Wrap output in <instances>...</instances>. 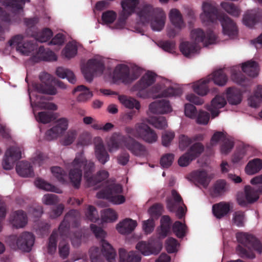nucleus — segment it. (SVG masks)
<instances>
[{
    "label": "nucleus",
    "instance_id": "obj_1",
    "mask_svg": "<svg viewBox=\"0 0 262 262\" xmlns=\"http://www.w3.org/2000/svg\"><path fill=\"white\" fill-rule=\"evenodd\" d=\"M65 168L69 171V178L73 186L79 188L84 170V178L88 187H93L108 178L109 173L105 170L99 171L94 177L92 173L94 171V163L85 158L83 151L76 154L74 160L71 163H64Z\"/></svg>",
    "mask_w": 262,
    "mask_h": 262
},
{
    "label": "nucleus",
    "instance_id": "obj_2",
    "mask_svg": "<svg viewBox=\"0 0 262 262\" xmlns=\"http://www.w3.org/2000/svg\"><path fill=\"white\" fill-rule=\"evenodd\" d=\"M156 74L152 72H147L132 88L133 92H137L136 95L141 98H152L156 99L161 97H167L180 96L182 91L170 80L162 78L160 81L151 87L155 81Z\"/></svg>",
    "mask_w": 262,
    "mask_h": 262
},
{
    "label": "nucleus",
    "instance_id": "obj_3",
    "mask_svg": "<svg viewBox=\"0 0 262 262\" xmlns=\"http://www.w3.org/2000/svg\"><path fill=\"white\" fill-rule=\"evenodd\" d=\"M236 237L240 244L236 248L237 254L243 258L253 259L255 255L254 250L260 254L262 252V244L253 234L246 232L237 233Z\"/></svg>",
    "mask_w": 262,
    "mask_h": 262
},
{
    "label": "nucleus",
    "instance_id": "obj_4",
    "mask_svg": "<svg viewBox=\"0 0 262 262\" xmlns=\"http://www.w3.org/2000/svg\"><path fill=\"white\" fill-rule=\"evenodd\" d=\"M137 16L142 24L149 23L154 31H161L165 26L166 16L162 8L146 6L137 12Z\"/></svg>",
    "mask_w": 262,
    "mask_h": 262
},
{
    "label": "nucleus",
    "instance_id": "obj_5",
    "mask_svg": "<svg viewBox=\"0 0 262 262\" xmlns=\"http://www.w3.org/2000/svg\"><path fill=\"white\" fill-rule=\"evenodd\" d=\"M29 98L33 113L37 122L43 124H47L55 119L54 114L52 112H40L37 115L35 114V112L37 108L40 110L56 111L58 109V106L56 104L53 102L48 101L43 97L40 96L34 97V94H31L30 92H29Z\"/></svg>",
    "mask_w": 262,
    "mask_h": 262
},
{
    "label": "nucleus",
    "instance_id": "obj_6",
    "mask_svg": "<svg viewBox=\"0 0 262 262\" xmlns=\"http://www.w3.org/2000/svg\"><path fill=\"white\" fill-rule=\"evenodd\" d=\"M99 187L102 189L97 193V198L105 199L115 205H120L125 202V198L121 194L123 189L121 185L113 182H106L98 185L94 189L96 190Z\"/></svg>",
    "mask_w": 262,
    "mask_h": 262
},
{
    "label": "nucleus",
    "instance_id": "obj_7",
    "mask_svg": "<svg viewBox=\"0 0 262 262\" xmlns=\"http://www.w3.org/2000/svg\"><path fill=\"white\" fill-rule=\"evenodd\" d=\"M125 133L128 135L136 138H140L149 144L156 143L158 140L156 132L146 124L144 121L137 123L135 127H126Z\"/></svg>",
    "mask_w": 262,
    "mask_h": 262
},
{
    "label": "nucleus",
    "instance_id": "obj_8",
    "mask_svg": "<svg viewBox=\"0 0 262 262\" xmlns=\"http://www.w3.org/2000/svg\"><path fill=\"white\" fill-rule=\"evenodd\" d=\"M104 69V58L97 55L87 61L81 68V71L85 80L90 82L95 76L102 74Z\"/></svg>",
    "mask_w": 262,
    "mask_h": 262
},
{
    "label": "nucleus",
    "instance_id": "obj_9",
    "mask_svg": "<svg viewBox=\"0 0 262 262\" xmlns=\"http://www.w3.org/2000/svg\"><path fill=\"white\" fill-rule=\"evenodd\" d=\"M41 83H33L32 84L33 91L28 88V93L34 94V97L37 96L36 93L45 94L50 95H55L57 92L56 88L50 84L53 81L52 76L47 72H42L39 76Z\"/></svg>",
    "mask_w": 262,
    "mask_h": 262
},
{
    "label": "nucleus",
    "instance_id": "obj_10",
    "mask_svg": "<svg viewBox=\"0 0 262 262\" xmlns=\"http://www.w3.org/2000/svg\"><path fill=\"white\" fill-rule=\"evenodd\" d=\"M140 75V70L135 67L129 68L124 64L117 66L113 72V78L123 83H129L136 80Z\"/></svg>",
    "mask_w": 262,
    "mask_h": 262
},
{
    "label": "nucleus",
    "instance_id": "obj_11",
    "mask_svg": "<svg viewBox=\"0 0 262 262\" xmlns=\"http://www.w3.org/2000/svg\"><path fill=\"white\" fill-rule=\"evenodd\" d=\"M95 236L101 239V252L108 262H115L116 261V252L112 246L103 238L105 237L106 233L100 227L91 224L90 226Z\"/></svg>",
    "mask_w": 262,
    "mask_h": 262
},
{
    "label": "nucleus",
    "instance_id": "obj_12",
    "mask_svg": "<svg viewBox=\"0 0 262 262\" xmlns=\"http://www.w3.org/2000/svg\"><path fill=\"white\" fill-rule=\"evenodd\" d=\"M80 217V212L76 210H71L66 214L58 228L60 236L63 241L68 237L70 227H78Z\"/></svg>",
    "mask_w": 262,
    "mask_h": 262
},
{
    "label": "nucleus",
    "instance_id": "obj_13",
    "mask_svg": "<svg viewBox=\"0 0 262 262\" xmlns=\"http://www.w3.org/2000/svg\"><path fill=\"white\" fill-rule=\"evenodd\" d=\"M214 18L215 17L220 21L224 34L230 38L236 36L238 33L235 23L227 15L224 13L218 14L217 9L214 6ZM216 20L214 19V25Z\"/></svg>",
    "mask_w": 262,
    "mask_h": 262
},
{
    "label": "nucleus",
    "instance_id": "obj_14",
    "mask_svg": "<svg viewBox=\"0 0 262 262\" xmlns=\"http://www.w3.org/2000/svg\"><path fill=\"white\" fill-rule=\"evenodd\" d=\"M10 47H16L17 51L21 54L29 56L34 53L37 50L36 46L30 42L25 41L23 35L18 34L13 37L9 41Z\"/></svg>",
    "mask_w": 262,
    "mask_h": 262
},
{
    "label": "nucleus",
    "instance_id": "obj_15",
    "mask_svg": "<svg viewBox=\"0 0 262 262\" xmlns=\"http://www.w3.org/2000/svg\"><path fill=\"white\" fill-rule=\"evenodd\" d=\"M162 248V243L159 239H150L148 242L141 241L136 246V249L145 256L158 254Z\"/></svg>",
    "mask_w": 262,
    "mask_h": 262
},
{
    "label": "nucleus",
    "instance_id": "obj_16",
    "mask_svg": "<svg viewBox=\"0 0 262 262\" xmlns=\"http://www.w3.org/2000/svg\"><path fill=\"white\" fill-rule=\"evenodd\" d=\"M140 3V0H122L121 6L122 9L120 18L116 25L117 29H122L125 25L126 19L134 13Z\"/></svg>",
    "mask_w": 262,
    "mask_h": 262
},
{
    "label": "nucleus",
    "instance_id": "obj_17",
    "mask_svg": "<svg viewBox=\"0 0 262 262\" xmlns=\"http://www.w3.org/2000/svg\"><path fill=\"white\" fill-rule=\"evenodd\" d=\"M69 120L66 117L58 119L55 125L45 133V138L47 141H52L60 137L68 128Z\"/></svg>",
    "mask_w": 262,
    "mask_h": 262
},
{
    "label": "nucleus",
    "instance_id": "obj_18",
    "mask_svg": "<svg viewBox=\"0 0 262 262\" xmlns=\"http://www.w3.org/2000/svg\"><path fill=\"white\" fill-rule=\"evenodd\" d=\"M204 147L200 143L192 144L187 152L181 156L178 161L181 167L187 166L192 161L194 160L203 151Z\"/></svg>",
    "mask_w": 262,
    "mask_h": 262
},
{
    "label": "nucleus",
    "instance_id": "obj_19",
    "mask_svg": "<svg viewBox=\"0 0 262 262\" xmlns=\"http://www.w3.org/2000/svg\"><path fill=\"white\" fill-rule=\"evenodd\" d=\"M184 205L183 200L180 195L174 190L171 191V198L167 201V207L171 212H176V215L179 219H182L185 214V206Z\"/></svg>",
    "mask_w": 262,
    "mask_h": 262
},
{
    "label": "nucleus",
    "instance_id": "obj_20",
    "mask_svg": "<svg viewBox=\"0 0 262 262\" xmlns=\"http://www.w3.org/2000/svg\"><path fill=\"white\" fill-rule=\"evenodd\" d=\"M22 158L21 149L17 146H11L8 148L5 153L2 165L6 170L11 169L14 163Z\"/></svg>",
    "mask_w": 262,
    "mask_h": 262
},
{
    "label": "nucleus",
    "instance_id": "obj_21",
    "mask_svg": "<svg viewBox=\"0 0 262 262\" xmlns=\"http://www.w3.org/2000/svg\"><path fill=\"white\" fill-rule=\"evenodd\" d=\"M191 40L194 44L199 45L202 42L205 47H207L213 43V35L211 28H209L206 34L201 29L192 30L190 33Z\"/></svg>",
    "mask_w": 262,
    "mask_h": 262
},
{
    "label": "nucleus",
    "instance_id": "obj_22",
    "mask_svg": "<svg viewBox=\"0 0 262 262\" xmlns=\"http://www.w3.org/2000/svg\"><path fill=\"white\" fill-rule=\"evenodd\" d=\"M129 137H126L120 133H114L108 139L107 146L110 152L118 150L119 148H126V144L128 143Z\"/></svg>",
    "mask_w": 262,
    "mask_h": 262
},
{
    "label": "nucleus",
    "instance_id": "obj_23",
    "mask_svg": "<svg viewBox=\"0 0 262 262\" xmlns=\"http://www.w3.org/2000/svg\"><path fill=\"white\" fill-rule=\"evenodd\" d=\"M236 199L238 205L246 207L248 204L256 202L258 199V194L253 187L246 186L245 187V194H238Z\"/></svg>",
    "mask_w": 262,
    "mask_h": 262
},
{
    "label": "nucleus",
    "instance_id": "obj_24",
    "mask_svg": "<svg viewBox=\"0 0 262 262\" xmlns=\"http://www.w3.org/2000/svg\"><path fill=\"white\" fill-rule=\"evenodd\" d=\"M148 110L152 114L163 115L172 112V108L168 100L162 99L150 103Z\"/></svg>",
    "mask_w": 262,
    "mask_h": 262
},
{
    "label": "nucleus",
    "instance_id": "obj_25",
    "mask_svg": "<svg viewBox=\"0 0 262 262\" xmlns=\"http://www.w3.org/2000/svg\"><path fill=\"white\" fill-rule=\"evenodd\" d=\"M213 80V74L211 73L204 78L191 83L193 92L200 96H205L209 92L208 84Z\"/></svg>",
    "mask_w": 262,
    "mask_h": 262
},
{
    "label": "nucleus",
    "instance_id": "obj_26",
    "mask_svg": "<svg viewBox=\"0 0 262 262\" xmlns=\"http://www.w3.org/2000/svg\"><path fill=\"white\" fill-rule=\"evenodd\" d=\"M35 237L29 232H23L16 239V245L19 249L25 252H30L34 245Z\"/></svg>",
    "mask_w": 262,
    "mask_h": 262
},
{
    "label": "nucleus",
    "instance_id": "obj_27",
    "mask_svg": "<svg viewBox=\"0 0 262 262\" xmlns=\"http://www.w3.org/2000/svg\"><path fill=\"white\" fill-rule=\"evenodd\" d=\"M30 0H0L3 5L9 7L16 17L23 14V9L26 2Z\"/></svg>",
    "mask_w": 262,
    "mask_h": 262
},
{
    "label": "nucleus",
    "instance_id": "obj_28",
    "mask_svg": "<svg viewBox=\"0 0 262 262\" xmlns=\"http://www.w3.org/2000/svg\"><path fill=\"white\" fill-rule=\"evenodd\" d=\"M126 145V149L135 156L145 157L148 155L145 146L132 137L129 138L128 143Z\"/></svg>",
    "mask_w": 262,
    "mask_h": 262
},
{
    "label": "nucleus",
    "instance_id": "obj_29",
    "mask_svg": "<svg viewBox=\"0 0 262 262\" xmlns=\"http://www.w3.org/2000/svg\"><path fill=\"white\" fill-rule=\"evenodd\" d=\"M186 179L190 182L201 185L204 188L207 187L210 181V178L204 170L193 171L187 175Z\"/></svg>",
    "mask_w": 262,
    "mask_h": 262
},
{
    "label": "nucleus",
    "instance_id": "obj_30",
    "mask_svg": "<svg viewBox=\"0 0 262 262\" xmlns=\"http://www.w3.org/2000/svg\"><path fill=\"white\" fill-rule=\"evenodd\" d=\"M202 13L200 18L204 26L212 27L213 24V5L211 1H207L202 5Z\"/></svg>",
    "mask_w": 262,
    "mask_h": 262
},
{
    "label": "nucleus",
    "instance_id": "obj_31",
    "mask_svg": "<svg viewBox=\"0 0 262 262\" xmlns=\"http://www.w3.org/2000/svg\"><path fill=\"white\" fill-rule=\"evenodd\" d=\"M9 222L13 227L23 228L28 223L27 214L21 210L14 211L10 215Z\"/></svg>",
    "mask_w": 262,
    "mask_h": 262
},
{
    "label": "nucleus",
    "instance_id": "obj_32",
    "mask_svg": "<svg viewBox=\"0 0 262 262\" xmlns=\"http://www.w3.org/2000/svg\"><path fill=\"white\" fill-rule=\"evenodd\" d=\"M169 20L172 26L179 30H181L186 26L181 12L176 8L170 9L168 14Z\"/></svg>",
    "mask_w": 262,
    "mask_h": 262
},
{
    "label": "nucleus",
    "instance_id": "obj_33",
    "mask_svg": "<svg viewBox=\"0 0 262 262\" xmlns=\"http://www.w3.org/2000/svg\"><path fill=\"white\" fill-rule=\"evenodd\" d=\"M137 226L136 221L126 218L117 225L116 229L121 234H128L135 230Z\"/></svg>",
    "mask_w": 262,
    "mask_h": 262
},
{
    "label": "nucleus",
    "instance_id": "obj_34",
    "mask_svg": "<svg viewBox=\"0 0 262 262\" xmlns=\"http://www.w3.org/2000/svg\"><path fill=\"white\" fill-rule=\"evenodd\" d=\"M226 96L228 103L231 105H236L241 103L243 98L242 92L235 87L227 88Z\"/></svg>",
    "mask_w": 262,
    "mask_h": 262
},
{
    "label": "nucleus",
    "instance_id": "obj_35",
    "mask_svg": "<svg viewBox=\"0 0 262 262\" xmlns=\"http://www.w3.org/2000/svg\"><path fill=\"white\" fill-rule=\"evenodd\" d=\"M119 262H140V254L135 251L127 252L124 248L119 249Z\"/></svg>",
    "mask_w": 262,
    "mask_h": 262
},
{
    "label": "nucleus",
    "instance_id": "obj_36",
    "mask_svg": "<svg viewBox=\"0 0 262 262\" xmlns=\"http://www.w3.org/2000/svg\"><path fill=\"white\" fill-rule=\"evenodd\" d=\"M180 49L185 56L190 57L194 54L198 53L200 49V46L194 44L192 41H184L180 44Z\"/></svg>",
    "mask_w": 262,
    "mask_h": 262
},
{
    "label": "nucleus",
    "instance_id": "obj_37",
    "mask_svg": "<svg viewBox=\"0 0 262 262\" xmlns=\"http://www.w3.org/2000/svg\"><path fill=\"white\" fill-rule=\"evenodd\" d=\"M261 17L262 13L261 12H256L254 10L248 11L243 17V24L249 28H252L260 20Z\"/></svg>",
    "mask_w": 262,
    "mask_h": 262
},
{
    "label": "nucleus",
    "instance_id": "obj_38",
    "mask_svg": "<svg viewBox=\"0 0 262 262\" xmlns=\"http://www.w3.org/2000/svg\"><path fill=\"white\" fill-rule=\"evenodd\" d=\"M16 170L18 174L22 177H31L34 175L32 166L28 162L21 161L18 163Z\"/></svg>",
    "mask_w": 262,
    "mask_h": 262
},
{
    "label": "nucleus",
    "instance_id": "obj_39",
    "mask_svg": "<svg viewBox=\"0 0 262 262\" xmlns=\"http://www.w3.org/2000/svg\"><path fill=\"white\" fill-rule=\"evenodd\" d=\"M95 150L96 157L101 164H104L109 160V155L101 141L95 144Z\"/></svg>",
    "mask_w": 262,
    "mask_h": 262
},
{
    "label": "nucleus",
    "instance_id": "obj_40",
    "mask_svg": "<svg viewBox=\"0 0 262 262\" xmlns=\"http://www.w3.org/2000/svg\"><path fill=\"white\" fill-rule=\"evenodd\" d=\"M248 101L250 106L252 107L256 108L262 104V85H257Z\"/></svg>",
    "mask_w": 262,
    "mask_h": 262
},
{
    "label": "nucleus",
    "instance_id": "obj_41",
    "mask_svg": "<svg viewBox=\"0 0 262 262\" xmlns=\"http://www.w3.org/2000/svg\"><path fill=\"white\" fill-rule=\"evenodd\" d=\"M230 210L229 202H221L219 203L214 204V216L218 219L227 215Z\"/></svg>",
    "mask_w": 262,
    "mask_h": 262
},
{
    "label": "nucleus",
    "instance_id": "obj_42",
    "mask_svg": "<svg viewBox=\"0 0 262 262\" xmlns=\"http://www.w3.org/2000/svg\"><path fill=\"white\" fill-rule=\"evenodd\" d=\"M118 99L120 103L126 108L129 109L135 108L137 110H139L141 108L140 102L133 97L121 95L118 97Z\"/></svg>",
    "mask_w": 262,
    "mask_h": 262
},
{
    "label": "nucleus",
    "instance_id": "obj_43",
    "mask_svg": "<svg viewBox=\"0 0 262 262\" xmlns=\"http://www.w3.org/2000/svg\"><path fill=\"white\" fill-rule=\"evenodd\" d=\"M230 189L229 185L224 180H217L214 183V196H220L225 195Z\"/></svg>",
    "mask_w": 262,
    "mask_h": 262
},
{
    "label": "nucleus",
    "instance_id": "obj_44",
    "mask_svg": "<svg viewBox=\"0 0 262 262\" xmlns=\"http://www.w3.org/2000/svg\"><path fill=\"white\" fill-rule=\"evenodd\" d=\"M262 168V160L256 158L250 161L245 167L246 172L249 175L259 172Z\"/></svg>",
    "mask_w": 262,
    "mask_h": 262
},
{
    "label": "nucleus",
    "instance_id": "obj_45",
    "mask_svg": "<svg viewBox=\"0 0 262 262\" xmlns=\"http://www.w3.org/2000/svg\"><path fill=\"white\" fill-rule=\"evenodd\" d=\"M34 184L39 189L57 193H62V191L60 188L55 187L54 185L51 184L40 178H37L35 181Z\"/></svg>",
    "mask_w": 262,
    "mask_h": 262
},
{
    "label": "nucleus",
    "instance_id": "obj_46",
    "mask_svg": "<svg viewBox=\"0 0 262 262\" xmlns=\"http://www.w3.org/2000/svg\"><path fill=\"white\" fill-rule=\"evenodd\" d=\"M37 56L41 60L44 61H56L57 59L55 54L49 49H45L43 47H40L38 49Z\"/></svg>",
    "mask_w": 262,
    "mask_h": 262
},
{
    "label": "nucleus",
    "instance_id": "obj_47",
    "mask_svg": "<svg viewBox=\"0 0 262 262\" xmlns=\"http://www.w3.org/2000/svg\"><path fill=\"white\" fill-rule=\"evenodd\" d=\"M57 76L62 79L67 78L69 82L74 84L76 78L74 73L69 69L62 67H58L56 70Z\"/></svg>",
    "mask_w": 262,
    "mask_h": 262
},
{
    "label": "nucleus",
    "instance_id": "obj_48",
    "mask_svg": "<svg viewBox=\"0 0 262 262\" xmlns=\"http://www.w3.org/2000/svg\"><path fill=\"white\" fill-rule=\"evenodd\" d=\"M146 121L159 129H165L168 126L167 120L163 116L149 117L146 119Z\"/></svg>",
    "mask_w": 262,
    "mask_h": 262
},
{
    "label": "nucleus",
    "instance_id": "obj_49",
    "mask_svg": "<svg viewBox=\"0 0 262 262\" xmlns=\"http://www.w3.org/2000/svg\"><path fill=\"white\" fill-rule=\"evenodd\" d=\"M257 64V62L254 61H248L243 63L242 71L248 76L255 77L258 75Z\"/></svg>",
    "mask_w": 262,
    "mask_h": 262
},
{
    "label": "nucleus",
    "instance_id": "obj_50",
    "mask_svg": "<svg viewBox=\"0 0 262 262\" xmlns=\"http://www.w3.org/2000/svg\"><path fill=\"white\" fill-rule=\"evenodd\" d=\"M78 45L75 41L69 42L62 51V55L70 59L74 57L77 53Z\"/></svg>",
    "mask_w": 262,
    "mask_h": 262
},
{
    "label": "nucleus",
    "instance_id": "obj_51",
    "mask_svg": "<svg viewBox=\"0 0 262 262\" xmlns=\"http://www.w3.org/2000/svg\"><path fill=\"white\" fill-rule=\"evenodd\" d=\"M79 92V94L77 97L78 101L84 102L90 99L92 96V93L87 88L83 85L78 86L74 91L73 93Z\"/></svg>",
    "mask_w": 262,
    "mask_h": 262
},
{
    "label": "nucleus",
    "instance_id": "obj_52",
    "mask_svg": "<svg viewBox=\"0 0 262 262\" xmlns=\"http://www.w3.org/2000/svg\"><path fill=\"white\" fill-rule=\"evenodd\" d=\"M51 172L53 176L56 178L59 182L62 184L67 183V173L60 167L53 166L51 167Z\"/></svg>",
    "mask_w": 262,
    "mask_h": 262
},
{
    "label": "nucleus",
    "instance_id": "obj_53",
    "mask_svg": "<svg viewBox=\"0 0 262 262\" xmlns=\"http://www.w3.org/2000/svg\"><path fill=\"white\" fill-rule=\"evenodd\" d=\"M231 77L232 80L237 84L245 86L248 82V78L246 77L242 71L232 69Z\"/></svg>",
    "mask_w": 262,
    "mask_h": 262
},
{
    "label": "nucleus",
    "instance_id": "obj_54",
    "mask_svg": "<svg viewBox=\"0 0 262 262\" xmlns=\"http://www.w3.org/2000/svg\"><path fill=\"white\" fill-rule=\"evenodd\" d=\"M222 8L228 14L234 17H238L241 10L238 6L232 3L223 2L221 3Z\"/></svg>",
    "mask_w": 262,
    "mask_h": 262
},
{
    "label": "nucleus",
    "instance_id": "obj_55",
    "mask_svg": "<svg viewBox=\"0 0 262 262\" xmlns=\"http://www.w3.org/2000/svg\"><path fill=\"white\" fill-rule=\"evenodd\" d=\"M118 219L117 212L111 208H107L101 211V219L104 222H113Z\"/></svg>",
    "mask_w": 262,
    "mask_h": 262
},
{
    "label": "nucleus",
    "instance_id": "obj_56",
    "mask_svg": "<svg viewBox=\"0 0 262 262\" xmlns=\"http://www.w3.org/2000/svg\"><path fill=\"white\" fill-rule=\"evenodd\" d=\"M234 146V142L229 138H224L221 143L220 151L223 155H228L233 149Z\"/></svg>",
    "mask_w": 262,
    "mask_h": 262
},
{
    "label": "nucleus",
    "instance_id": "obj_57",
    "mask_svg": "<svg viewBox=\"0 0 262 262\" xmlns=\"http://www.w3.org/2000/svg\"><path fill=\"white\" fill-rule=\"evenodd\" d=\"M214 83L219 85L223 86L227 82L228 78L223 69L214 71Z\"/></svg>",
    "mask_w": 262,
    "mask_h": 262
},
{
    "label": "nucleus",
    "instance_id": "obj_58",
    "mask_svg": "<svg viewBox=\"0 0 262 262\" xmlns=\"http://www.w3.org/2000/svg\"><path fill=\"white\" fill-rule=\"evenodd\" d=\"M172 230L178 237L182 238L186 235L187 227L185 224L176 221L173 225Z\"/></svg>",
    "mask_w": 262,
    "mask_h": 262
},
{
    "label": "nucleus",
    "instance_id": "obj_59",
    "mask_svg": "<svg viewBox=\"0 0 262 262\" xmlns=\"http://www.w3.org/2000/svg\"><path fill=\"white\" fill-rule=\"evenodd\" d=\"M57 238V231L54 230L49 238L47 246L48 252L50 254H53L56 251Z\"/></svg>",
    "mask_w": 262,
    "mask_h": 262
},
{
    "label": "nucleus",
    "instance_id": "obj_60",
    "mask_svg": "<svg viewBox=\"0 0 262 262\" xmlns=\"http://www.w3.org/2000/svg\"><path fill=\"white\" fill-rule=\"evenodd\" d=\"M31 35L33 36L36 40L40 42H44L47 41L51 38L53 36V33L50 29L46 28L37 34H33Z\"/></svg>",
    "mask_w": 262,
    "mask_h": 262
},
{
    "label": "nucleus",
    "instance_id": "obj_61",
    "mask_svg": "<svg viewBox=\"0 0 262 262\" xmlns=\"http://www.w3.org/2000/svg\"><path fill=\"white\" fill-rule=\"evenodd\" d=\"M77 136V132L76 130H69L61 140V144L66 146L72 144L76 139Z\"/></svg>",
    "mask_w": 262,
    "mask_h": 262
},
{
    "label": "nucleus",
    "instance_id": "obj_62",
    "mask_svg": "<svg viewBox=\"0 0 262 262\" xmlns=\"http://www.w3.org/2000/svg\"><path fill=\"white\" fill-rule=\"evenodd\" d=\"M86 219L93 222H96L99 219L98 213L95 207L89 205L85 212Z\"/></svg>",
    "mask_w": 262,
    "mask_h": 262
},
{
    "label": "nucleus",
    "instance_id": "obj_63",
    "mask_svg": "<svg viewBox=\"0 0 262 262\" xmlns=\"http://www.w3.org/2000/svg\"><path fill=\"white\" fill-rule=\"evenodd\" d=\"M178 241L172 237H169L166 242L165 246L167 251L169 253H174L178 251L179 247Z\"/></svg>",
    "mask_w": 262,
    "mask_h": 262
},
{
    "label": "nucleus",
    "instance_id": "obj_64",
    "mask_svg": "<svg viewBox=\"0 0 262 262\" xmlns=\"http://www.w3.org/2000/svg\"><path fill=\"white\" fill-rule=\"evenodd\" d=\"M48 159L47 155L42 154L41 151H37L32 157V163L34 165L39 166L45 163Z\"/></svg>",
    "mask_w": 262,
    "mask_h": 262
}]
</instances>
